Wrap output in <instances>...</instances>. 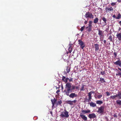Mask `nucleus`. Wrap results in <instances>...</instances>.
Here are the masks:
<instances>
[{"label":"nucleus","mask_w":121,"mask_h":121,"mask_svg":"<svg viewBox=\"0 0 121 121\" xmlns=\"http://www.w3.org/2000/svg\"><path fill=\"white\" fill-rule=\"evenodd\" d=\"M65 112H63L61 113V114L60 116L62 117L68 118L69 116V115L68 114L69 112L66 110H65Z\"/></svg>","instance_id":"obj_3"},{"label":"nucleus","mask_w":121,"mask_h":121,"mask_svg":"<svg viewBox=\"0 0 121 121\" xmlns=\"http://www.w3.org/2000/svg\"><path fill=\"white\" fill-rule=\"evenodd\" d=\"M121 63V61L120 60H119L116 61V62H114V64L116 65H119Z\"/></svg>","instance_id":"obj_19"},{"label":"nucleus","mask_w":121,"mask_h":121,"mask_svg":"<svg viewBox=\"0 0 121 121\" xmlns=\"http://www.w3.org/2000/svg\"><path fill=\"white\" fill-rule=\"evenodd\" d=\"M104 42V43H106V41L105 40H104L103 41Z\"/></svg>","instance_id":"obj_49"},{"label":"nucleus","mask_w":121,"mask_h":121,"mask_svg":"<svg viewBox=\"0 0 121 121\" xmlns=\"http://www.w3.org/2000/svg\"><path fill=\"white\" fill-rule=\"evenodd\" d=\"M50 114L52 115V111H51L50 112Z\"/></svg>","instance_id":"obj_53"},{"label":"nucleus","mask_w":121,"mask_h":121,"mask_svg":"<svg viewBox=\"0 0 121 121\" xmlns=\"http://www.w3.org/2000/svg\"><path fill=\"white\" fill-rule=\"evenodd\" d=\"M116 70H117V69H116Z\"/></svg>","instance_id":"obj_57"},{"label":"nucleus","mask_w":121,"mask_h":121,"mask_svg":"<svg viewBox=\"0 0 121 121\" xmlns=\"http://www.w3.org/2000/svg\"><path fill=\"white\" fill-rule=\"evenodd\" d=\"M94 92L93 91H91L88 94V100L91 101L92 99L91 94L92 93H94Z\"/></svg>","instance_id":"obj_10"},{"label":"nucleus","mask_w":121,"mask_h":121,"mask_svg":"<svg viewBox=\"0 0 121 121\" xmlns=\"http://www.w3.org/2000/svg\"><path fill=\"white\" fill-rule=\"evenodd\" d=\"M92 22L91 21H90L89 22L88 25H91L92 26Z\"/></svg>","instance_id":"obj_36"},{"label":"nucleus","mask_w":121,"mask_h":121,"mask_svg":"<svg viewBox=\"0 0 121 121\" xmlns=\"http://www.w3.org/2000/svg\"><path fill=\"white\" fill-rule=\"evenodd\" d=\"M92 26L88 25V26L86 27V29L87 30V31L88 32H90L92 31Z\"/></svg>","instance_id":"obj_14"},{"label":"nucleus","mask_w":121,"mask_h":121,"mask_svg":"<svg viewBox=\"0 0 121 121\" xmlns=\"http://www.w3.org/2000/svg\"><path fill=\"white\" fill-rule=\"evenodd\" d=\"M105 119L106 120V121H108L109 120L108 117H105Z\"/></svg>","instance_id":"obj_43"},{"label":"nucleus","mask_w":121,"mask_h":121,"mask_svg":"<svg viewBox=\"0 0 121 121\" xmlns=\"http://www.w3.org/2000/svg\"><path fill=\"white\" fill-rule=\"evenodd\" d=\"M105 107L104 106H101L98 108V110L97 111L99 114H103Z\"/></svg>","instance_id":"obj_4"},{"label":"nucleus","mask_w":121,"mask_h":121,"mask_svg":"<svg viewBox=\"0 0 121 121\" xmlns=\"http://www.w3.org/2000/svg\"><path fill=\"white\" fill-rule=\"evenodd\" d=\"M102 20H103L104 22L106 23L107 21L106 19L104 17H103L102 18Z\"/></svg>","instance_id":"obj_33"},{"label":"nucleus","mask_w":121,"mask_h":121,"mask_svg":"<svg viewBox=\"0 0 121 121\" xmlns=\"http://www.w3.org/2000/svg\"><path fill=\"white\" fill-rule=\"evenodd\" d=\"M85 28V26H83L81 27L80 29V30H81V31L82 32V31H83V30H84V29Z\"/></svg>","instance_id":"obj_34"},{"label":"nucleus","mask_w":121,"mask_h":121,"mask_svg":"<svg viewBox=\"0 0 121 121\" xmlns=\"http://www.w3.org/2000/svg\"><path fill=\"white\" fill-rule=\"evenodd\" d=\"M78 88H79V87L78 86H76L75 87V88L76 89H78Z\"/></svg>","instance_id":"obj_50"},{"label":"nucleus","mask_w":121,"mask_h":121,"mask_svg":"<svg viewBox=\"0 0 121 121\" xmlns=\"http://www.w3.org/2000/svg\"><path fill=\"white\" fill-rule=\"evenodd\" d=\"M96 115L94 113L90 114L88 115V117L90 119L95 118L96 117Z\"/></svg>","instance_id":"obj_9"},{"label":"nucleus","mask_w":121,"mask_h":121,"mask_svg":"<svg viewBox=\"0 0 121 121\" xmlns=\"http://www.w3.org/2000/svg\"><path fill=\"white\" fill-rule=\"evenodd\" d=\"M95 51L96 52H98L99 50V45L97 44H94Z\"/></svg>","instance_id":"obj_13"},{"label":"nucleus","mask_w":121,"mask_h":121,"mask_svg":"<svg viewBox=\"0 0 121 121\" xmlns=\"http://www.w3.org/2000/svg\"><path fill=\"white\" fill-rule=\"evenodd\" d=\"M85 86V85H84V84H83L82 86L81 87V88L80 89V91H83L84 90H85V89L84 87Z\"/></svg>","instance_id":"obj_17"},{"label":"nucleus","mask_w":121,"mask_h":121,"mask_svg":"<svg viewBox=\"0 0 121 121\" xmlns=\"http://www.w3.org/2000/svg\"><path fill=\"white\" fill-rule=\"evenodd\" d=\"M121 30V28H119V31L120 30Z\"/></svg>","instance_id":"obj_54"},{"label":"nucleus","mask_w":121,"mask_h":121,"mask_svg":"<svg viewBox=\"0 0 121 121\" xmlns=\"http://www.w3.org/2000/svg\"><path fill=\"white\" fill-rule=\"evenodd\" d=\"M106 13H109L111 11H112L113 9L112 7L110 6L109 7H106L105 9Z\"/></svg>","instance_id":"obj_11"},{"label":"nucleus","mask_w":121,"mask_h":121,"mask_svg":"<svg viewBox=\"0 0 121 121\" xmlns=\"http://www.w3.org/2000/svg\"><path fill=\"white\" fill-rule=\"evenodd\" d=\"M60 92V90H58L56 92V93L57 94H58Z\"/></svg>","instance_id":"obj_42"},{"label":"nucleus","mask_w":121,"mask_h":121,"mask_svg":"<svg viewBox=\"0 0 121 121\" xmlns=\"http://www.w3.org/2000/svg\"><path fill=\"white\" fill-rule=\"evenodd\" d=\"M108 39L110 40V42H112V36L111 35H110Z\"/></svg>","instance_id":"obj_31"},{"label":"nucleus","mask_w":121,"mask_h":121,"mask_svg":"<svg viewBox=\"0 0 121 121\" xmlns=\"http://www.w3.org/2000/svg\"><path fill=\"white\" fill-rule=\"evenodd\" d=\"M117 95V97L118 99H121V92H118Z\"/></svg>","instance_id":"obj_21"},{"label":"nucleus","mask_w":121,"mask_h":121,"mask_svg":"<svg viewBox=\"0 0 121 121\" xmlns=\"http://www.w3.org/2000/svg\"><path fill=\"white\" fill-rule=\"evenodd\" d=\"M121 15L120 13H119L117 17H116V19H119L121 18Z\"/></svg>","instance_id":"obj_32"},{"label":"nucleus","mask_w":121,"mask_h":121,"mask_svg":"<svg viewBox=\"0 0 121 121\" xmlns=\"http://www.w3.org/2000/svg\"><path fill=\"white\" fill-rule=\"evenodd\" d=\"M89 104L90 106L92 107H94L96 106V104L93 102L89 103Z\"/></svg>","instance_id":"obj_16"},{"label":"nucleus","mask_w":121,"mask_h":121,"mask_svg":"<svg viewBox=\"0 0 121 121\" xmlns=\"http://www.w3.org/2000/svg\"><path fill=\"white\" fill-rule=\"evenodd\" d=\"M116 3L115 2L112 3H111V5L113 6L116 5Z\"/></svg>","instance_id":"obj_39"},{"label":"nucleus","mask_w":121,"mask_h":121,"mask_svg":"<svg viewBox=\"0 0 121 121\" xmlns=\"http://www.w3.org/2000/svg\"><path fill=\"white\" fill-rule=\"evenodd\" d=\"M113 116L114 117H117V115L116 114H114L113 115Z\"/></svg>","instance_id":"obj_44"},{"label":"nucleus","mask_w":121,"mask_h":121,"mask_svg":"<svg viewBox=\"0 0 121 121\" xmlns=\"http://www.w3.org/2000/svg\"><path fill=\"white\" fill-rule=\"evenodd\" d=\"M71 44H69L70 46H69V51L70 53H71V52H72V48L71 47Z\"/></svg>","instance_id":"obj_30"},{"label":"nucleus","mask_w":121,"mask_h":121,"mask_svg":"<svg viewBox=\"0 0 121 121\" xmlns=\"http://www.w3.org/2000/svg\"><path fill=\"white\" fill-rule=\"evenodd\" d=\"M99 81L102 83L105 82V81L103 78H100Z\"/></svg>","instance_id":"obj_24"},{"label":"nucleus","mask_w":121,"mask_h":121,"mask_svg":"<svg viewBox=\"0 0 121 121\" xmlns=\"http://www.w3.org/2000/svg\"><path fill=\"white\" fill-rule=\"evenodd\" d=\"M80 114H85L87 113H88L91 112V110L89 109H87V110H81V111Z\"/></svg>","instance_id":"obj_6"},{"label":"nucleus","mask_w":121,"mask_h":121,"mask_svg":"<svg viewBox=\"0 0 121 121\" xmlns=\"http://www.w3.org/2000/svg\"><path fill=\"white\" fill-rule=\"evenodd\" d=\"M78 121H80V120H78Z\"/></svg>","instance_id":"obj_58"},{"label":"nucleus","mask_w":121,"mask_h":121,"mask_svg":"<svg viewBox=\"0 0 121 121\" xmlns=\"http://www.w3.org/2000/svg\"><path fill=\"white\" fill-rule=\"evenodd\" d=\"M87 23V21H85L84 22V23L85 24H86Z\"/></svg>","instance_id":"obj_48"},{"label":"nucleus","mask_w":121,"mask_h":121,"mask_svg":"<svg viewBox=\"0 0 121 121\" xmlns=\"http://www.w3.org/2000/svg\"><path fill=\"white\" fill-rule=\"evenodd\" d=\"M103 40V39H102L101 40V41H102Z\"/></svg>","instance_id":"obj_56"},{"label":"nucleus","mask_w":121,"mask_h":121,"mask_svg":"<svg viewBox=\"0 0 121 121\" xmlns=\"http://www.w3.org/2000/svg\"><path fill=\"white\" fill-rule=\"evenodd\" d=\"M117 103L120 105H121V100H117L116 101Z\"/></svg>","instance_id":"obj_26"},{"label":"nucleus","mask_w":121,"mask_h":121,"mask_svg":"<svg viewBox=\"0 0 121 121\" xmlns=\"http://www.w3.org/2000/svg\"><path fill=\"white\" fill-rule=\"evenodd\" d=\"M75 88V86L74 85L72 86L71 88V84L69 82H68L66 84L64 90L68 91L70 92H72L73 90Z\"/></svg>","instance_id":"obj_1"},{"label":"nucleus","mask_w":121,"mask_h":121,"mask_svg":"<svg viewBox=\"0 0 121 121\" xmlns=\"http://www.w3.org/2000/svg\"><path fill=\"white\" fill-rule=\"evenodd\" d=\"M73 78H71L70 79H69V82H71L73 81Z\"/></svg>","instance_id":"obj_41"},{"label":"nucleus","mask_w":121,"mask_h":121,"mask_svg":"<svg viewBox=\"0 0 121 121\" xmlns=\"http://www.w3.org/2000/svg\"><path fill=\"white\" fill-rule=\"evenodd\" d=\"M102 95H98L97 96V97L99 99H100L102 97Z\"/></svg>","instance_id":"obj_35"},{"label":"nucleus","mask_w":121,"mask_h":121,"mask_svg":"<svg viewBox=\"0 0 121 121\" xmlns=\"http://www.w3.org/2000/svg\"><path fill=\"white\" fill-rule=\"evenodd\" d=\"M80 117L84 121H87V118L85 115L83 114H80Z\"/></svg>","instance_id":"obj_12"},{"label":"nucleus","mask_w":121,"mask_h":121,"mask_svg":"<svg viewBox=\"0 0 121 121\" xmlns=\"http://www.w3.org/2000/svg\"><path fill=\"white\" fill-rule=\"evenodd\" d=\"M66 103L67 104H68L70 105H72L73 104L72 101L70 100L67 101H66Z\"/></svg>","instance_id":"obj_25"},{"label":"nucleus","mask_w":121,"mask_h":121,"mask_svg":"<svg viewBox=\"0 0 121 121\" xmlns=\"http://www.w3.org/2000/svg\"><path fill=\"white\" fill-rule=\"evenodd\" d=\"M112 17L114 18H115L116 17L115 15H113V16H112Z\"/></svg>","instance_id":"obj_46"},{"label":"nucleus","mask_w":121,"mask_h":121,"mask_svg":"<svg viewBox=\"0 0 121 121\" xmlns=\"http://www.w3.org/2000/svg\"><path fill=\"white\" fill-rule=\"evenodd\" d=\"M113 54H114V55L115 57H116L117 56V53L114 52V53Z\"/></svg>","instance_id":"obj_38"},{"label":"nucleus","mask_w":121,"mask_h":121,"mask_svg":"<svg viewBox=\"0 0 121 121\" xmlns=\"http://www.w3.org/2000/svg\"><path fill=\"white\" fill-rule=\"evenodd\" d=\"M121 67V63L119 65Z\"/></svg>","instance_id":"obj_55"},{"label":"nucleus","mask_w":121,"mask_h":121,"mask_svg":"<svg viewBox=\"0 0 121 121\" xmlns=\"http://www.w3.org/2000/svg\"><path fill=\"white\" fill-rule=\"evenodd\" d=\"M69 91L67 90H64L63 93L64 95L67 96H69L71 98H73L74 97H76L77 96V95L75 93H72V92H69Z\"/></svg>","instance_id":"obj_2"},{"label":"nucleus","mask_w":121,"mask_h":121,"mask_svg":"<svg viewBox=\"0 0 121 121\" xmlns=\"http://www.w3.org/2000/svg\"><path fill=\"white\" fill-rule=\"evenodd\" d=\"M70 67H67L66 71V73H69V72H70Z\"/></svg>","instance_id":"obj_29"},{"label":"nucleus","mask_w":121,"mask_h":121,"mask_svg":"<svg viewBox=\"0 0 121 121\" xmlns=\"http://www.w3.org/2000/svg\"><path fill=\"white\" fill-rule=\"evenodd\" d=\"M104 31H103L100 30H99L98 34L99 35L100 38L103 37L104 36Z\"/></svg>","instance_id":"obj_8"},{"label":"nucleus","mask_w":121,"mask_h":121,"mask_svg":"<svg viewBox=\"0 0 121 121\" xmlns=\"http://www.w3.org/2000/svg\"><path fill=\"white\" fill-rule=\"evenodd\" d=\"M119 23L120 25L121 26V21H119Z\"/></svg>","instance_id":"obj_45"},{"label":"nucleus","mask_w":121,"mask_h":121,"mask_svg":"<svg viewBox=\"0 0 121 121\" xmlns=\"http://www.w3.org/2000/svg\"><path fill=\"white\" fill-rule=\"evenodd\" d=\"M98 20L99 19L98 18L96 17L94 19V23L95 24H96L98 22Z\"/></svg>","instance_id":"obj_23"},{"label":"nucleus","mask_w":121,"mask_h":121,"mask_svg":"<svg viewBox=\"0 0 121 121\" xmlns=\"http://www.w3.org/2000/svg\"><path fill=\"white\" fill-rule=\"evenodd\" d=\"M62 103V102L61 100L59 99V100L56 103V105H59L61 106V104Z\"/></svg>","instance_id":"obj_20"},{"label":"nucleus","mask_w":121,"mask_h":121,"mask_svg":"<svg viewBox=\"0 0 121 121\" xmlns=\"http://www.w3.org/2000/svg\"><path fill=\"white\" fill-rule=\"evenodd\" d=\"M66 81H68V80H69V78H66Z\"/></svg>","instance_id":"obj_51"},{"label":"nucleus","mask_w":121,"mask_h":121,"mask_svg":"<svg viewBox=\"0 0 121 121\" xmlns=\"http://www.w3.org/2000/svg\"><path fill=\"white\" fill-rule=\"evenodd\" d=\"M79 44L81 46V48L83 49L85 47L84 43L81 40H79L78 41Z\"/></svg>","instance_id":"obj_7"},{"label":"nucleus","mask_w":121,"mask_h":121,"mask_svg":"<svg viewBox=\"0 0 121 121\" xmlns=\"http://www.w3.org/2000/svg\"><path fill=\"white\" fill-rule=\"evenodd\" d=\"M117 1L118 2H121V0H117Z\"/></svg>","instance_id":"obj_47"},{"label":"nucleus","mask_w":121,"mask_h":121,"mask_svg":"<svg viewBox=\"0 0 121 121\" xmlns=\"http://www.w3.org/2000/svg\"><path fill=\"white\" fill-rule=\"evenodd\" d=\"M96 103L97 104H100L103 103V102L101 100H98L96 101Z\"/></svg>","instance_id":"obj_28"},{"label":"nucleus","mask_w":121,"mask_h":121,"mask_svg":"<svg viewBox=\"0 0 121 121\" xmlns=\"http://www.w3.org/2000/svg\"><path fill=\"white\" fill-rule=\"evenodd\" d=\"M106 94H107V96H108L110 95V93L109 92H108V91H107L106 92Z\"/></svg>","instance_id":"obj_40"},{"label":"nucleus","mask_w":121,"mask_h":121,"mask_svg":"<svg viewBox=\"0 0 121 121\" xmlns=\"http://www.w3.org/2000/svg\"><path fill=\"white\" fill-rule=\"evenodd\" d=\"M85 17L86 18H89L91 19H93L94 17V16L91 13L89 12L86 13Z\"/></svg>","instance_id":"obj_5"},{"label":"nucleus","mask_w":121,"mask_h":121,"mask_svg":"<svg viewBox=\"0 0 121 121\" xmlns=\"http://www.w3.org/2000/svg\"><path fill=\"white\" fill-rule=\"evenodd\" d=\"M105 71H101V75H103L105 74Z\"/></svg>","instance_id":"obj_37"},{"label":"nucleus","mask_w":121,"mask_h":121,"mask_svg":"<svg viewBox=\"0 0 121 121\" xmlns=\"http://www.w3.org/2000/svg\"><path fill=\"white\" fill-rule=\"evenodd\" d=\"M72 101V103H73V102H74V103H75L76 102V100H74L73 101Z\"/></svg>","instance_id":"obj_52"},{"label":"nucleus","mask_w":121,"mask_h":121,"mask_svg":"<svg viewBox=\"0 0 121 121\" xmlns=\"http://www.w3.org/2000/svg\"><path fill=\"white\" fill-rule=\"evenodd\" d=\"M116 98H117V95L114 96H111L110 97V99H115Z\"/></svg>","instance_id":"obj_27"},{"label":"nucleus","mask_w":121,"mask_h":121,"mask_svg":"<svg viewBox=\"0 0 121 121\" xmlns=\"http://www.w3.org/2000/svg\"><path fill=\"white\" fill-rule=\"evenodd\" d=\"M62 80L64 82H65V83H67L68 81H66V77L65 76H63L62 77Z\"/></svg>","instance_id":"obj_22"},{"label":"nucleus","mask_w":121,"mask_h":121,"mask_svg":"<svg viewBox=\"0 0 121 121\" xmlns=\"http://www.w3.org/2000/svg\"><path fill=\"white\" fill-rule=\"evenodd\" d=\"M51 100L53 106H54L55 104H56V102L57 101V100L56 99H55L54 98L53 100L52 99H51Z\"/></svg>","instance_id":"obj_18"},{"label":"nucleus","mask_w":121,"mask_h":121,"mask_svg":"<svg viewBox=\"0 0 121 121\" xmlns=\"http://www.w3.org/2000/svg\"><path fill=\"white\" fill-rule=\"evenodd\" d=\"M117 38L120 41H121V31L120 33H117L116 35Z\"/></svg>","instance_id":"obj_15"}]
</instances>
